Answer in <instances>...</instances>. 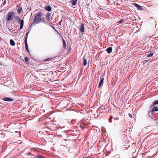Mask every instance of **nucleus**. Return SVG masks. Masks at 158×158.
<instances>
[{
    "instance_id": "nucleus-1",
    "label": "nucleus",
    "mask_w": 158,
    "mask_h": 158,
    "mask_svg": "<svg viewBox=\"0 0 158 158\" xmlns=\"http://www.w3.org/2000/svg\"><path fill=\"white\" fill-rule=\"evenodd\" d=\"M43 15V13L41 11L38 12L34 18V22L36 24L39 23L42 20L41 17Z\"/></svg>"
},
{
    "instance_id": "nucleus-2",
    "label": "nucleus",
    "mask_w": 158,
    "mask_h": 158,
    "mask_svg": "<svg viewBox=\"0 0 158 158\" xmlns=\"http://www.w3.org/2000/svg\"><path fill=\"white\" fill-rule=\"evenodd\" d=\"M15 13L14 11H10L7 13L6 16V20L7 21H12L15 15Z\"/></svg>"
},
{
    "instance_id": "nucleus-3",
    "label": "nucleus",
    "mask_w": 158,
    "mask_h": 158,
    "mask_svg": "<svg viewBox=\"0 0 158 158\" xmlns=\"http://www.w3.org/2000/svg\"><path fill=\"white\" fill-rule=\"evenodd\" d=\"M29 31H28L26 35V36L25 38L24 42H25V49L28 52H29V50L28 49V45H27V38L28 37V34H29Z\"/></svg>"
},
{
    "instance_id": "nucleus-4",
    "label": "nucleus",
    "mask_w": 158,
    "mask_h": 158,
    "mask_svg": "<svg viewBox=\"0 0 158 158\" xmlns=\"http://www.w3.org/2000/svg\"><path fill=\"white\" fill-rule=\"evenodd\" d=\"M78 28L79 29L80 32L82 33V35H83V33L85 31L84 24L82 23H81Z\"/></svg>"
},
{
    "instance_id": "nucleus-5",
    "label": "nucleus",
    "mask_w": 158,
    "mask_h": 158,
    "mask_svg": "<svg viewBox=\"0 0 158 158\" xmlns=\"http://www.w3.org/2000/svg\"><path fill=\"white\" fill-rule=\"evenodd\" d=\"M17 12L19 14H21L22 11V8L21 5H18L17 6Z\"/></svg>"
},
{
    "instance_id": "nucleus-6",
    "label": "nucleus",
    "mask_w": 158,
    "mask_h": 158,
    "mask_svg": "<svg viewBox=\"0 0 158 158\" xmlns=\"http://www.w3.org/2000/svg\"><path fill=\"white\" fill-rule=\"evenodd\" d=\"M3 100L7 102H11L13 101V99L11 98L6 97L3 99Z\"/></svg>"
},
{
    "instance_id": "nucleus-7",
    "label": "nucleus",
    "mask_w": 158,
    "mask_h": 158,
    "mask_svg": "<svg viewBox=\"0 0 158 158\" xmlns=\"http://www.w3.org/2000/svg\"><path fill=\"white\" fill-rule=\"evenodd\" d=\"M103 80H104V78H102L100 80V82H99V85H98L99 88H100L101 87L102 85L103 84Z\"/></svg>"
},
{
    "instance_id": "nucleus-8",
    "label": "nucleus",
    "mask_w": 158,
    "mask_h": 158,
    "mask_svg": "<svg viewBox=\"0 0 158 158\" xmlns=\"http://www.w3.org/2000/svg\"><path fill=\"white\" fill-rule=\"evenodd\" d=\"M135 6L139 10H142V9H143L142 7L141 6L138 5V4H136V3H135Z\"/></svg>"
},
{
    "instance_id": "nucleus-9",
    "label": "nucleus",
    "mask_w": 158,
    "mask_h": 158,
    "mask_svg": "<svg viewBox=\"0 0 158 158\" xmlns=\"http://www.w3.org/2000/svg\"><path fill=\"white\" fill-rule=\"evenodd\" d=\"M44 9L45 10H47L48 11H50L52 10V8L50 6L45 7Z\"/></svg>"
},
{
    "instance_id": "nucleus-10",
    "label": "nucleus",
    "mask_w": 158,
    "mask_h": 158,
    "mask_svg": "<svg viewBox=\"0 0 158 158\" xmlns=\"http://www.w3.org/2000/svg\"><path fill=\"white\" fill-rule=\"evenodd\" d=\"M83 63L82 64L84 66H85L87 64V61L86 58L85 57H84L83 58Z\"/></svg>"
},
{
    "instance_id": "nucleus-11",
    "label": "nucleus",
    "mask_w": 158,
    "mask_h": 158,
    "mask_svg": "<svg viewBox=\"0 0 158 158\" xmlns=\"http://www.w3.org/2000/svg\"><path fill=\"white\" fill-rule=\"evenodd\" d=\"M50 16H51V14L50 13H47L46 16L47 18L46 19L48 21H49L50 20Z\"/></svg>"
},
{
    "instance_id": "nucleus-12",
    "label": "nucleus",
    "mask_w": 158,
    "mask_h": 158,
    "mask_svg": "<svg viewBox=\"0 0 158 158\" xmlns=\"http://www.w3.org/2000/svg\"><path fill=\"white\" fill-rule=\"evenodd\" d=\"M125 21H126V20L125 19H121L120 21H119L117 23H118V25H119V24H121Z\"/></svg>"
},
{
    "instance_id": "nucleus-13",
    "label": "nucleus",
    "mask_w": 158,
    "mask_h": 158,
    "mask_svg": "<svg viewBox=\"0 0 158 158\" xmlns=\"http://www.w3.org/2000/svg\"><path fill=\"white\" fill-rule=\"evenodd\" d=\"M77 0H71L72 4L74 6L76 4L77 2Z\"/></svg>"
},
{
    "instance_id": "nucleus-14",
    "label": "nucleus",
    "mask_w": 158,
    "mask_h": 158,
    "mask_svg": "<svg viewBox=\"0 0 158 158\" xmlns=\"http://www.w3.org/2000/svg\"><path fill=\"white\" fill-rule=\"evenodd\" d=\"M10 45L13 46H14L15 45V42L12 39H11L10 40Z\"/></svg>"
},
{
    "instance_id": "nucleus-15",
    "label": "nucleus",
    "mask_w": 158,
    "mask_h": 158,
    "mask_svg": "<svg viewBox=\"0 0 158 158\" xmlns=\"http://www.w3.org/2000/svg\"><path fill=\"white\" fill-rule=\"evenodd\" d=\"M153 112L157 111H158V107L157 106L154 107L152 110Z\"/></svg>"
},
{
    "instance_id": "nucleus-16",
    "label": "nucleus",
    "mask_w": 158,
    "mask_h": 158,
    "mask_svg": "<svg viewBox=\"0 0 158 158\" xmlns=\"http://www.w3.org/2000/svg\"><path fill=\"white\" fill-rule=\"evenodd\" d=\"M53 58L52 57L47 58L44 60V61H51L52 60Z\"/></svg>"
},
{
    "instance_id": "nucleus-17",
    "label": "nucleus",
    "mask_w": 158,
    "mask_h": 158,
    "mask_svg": "<svg viewBox=\"0 0 158 158\" xmlns=\"http://www.w3.org/2000/svg\"><path fill=\"white\" fill-rule=\"evenodd\" d=\"M36 158H46L44 156L41 155H37L36 156Z\"/></svg>"
},
{
    "instance_id": "nucleus-18",
    "label": "nucleus",
    "mask_w": 158,
    "mask_h": 158,
    "mask_svg": "<svg viewBox=\"0 0 158 158\" xmlns=\"http://www.w3.org/2000/svg\"><path fill=\"white\" fill-rule=\"evenodd\" d=\"M153 112L152 110L151 111L149 110L148 111V115L149 117H151L152 115Z\"/></svg>"
},
{
    "instance_id": "nucleus-19",
    "label": "nucleus",
    "mask_w": 158,
    "mask_h": 158,
    "mask_svg": "<svg viewBox=\"0 0 158 158\" xmlns=\"http://www.w3.org/2000/svg\"><path fill=\"white\" fill-rule=\"evenodd\" d=\"M63 48L64 49H65L66 48V42L64 40H63Z\"/></svg>"
},
{
    "instance_id": "nucleus-20",
    "label": "nucleus",
    "mask_w": 158,
    "mask_h": 158,
    "mask_svg": "<svg viewBox=\"0 0 158 158\" xmlns=\"http://www.w3.org/2000/svg\"><path fill=\"white\" fill-rule=\"evenodd\" d=\"M20 25L23 26L24 24V21L23 19H22L21 21H20Z\"/></svg>"
},
{
    "instance_id": "nucleus-21",
    "label": "nucleus",
    "mask_w": 158,
    "mask_h": 158,
    "mask_svg": "<svg viewBox=\"0 0 158 158\" xmlns=\"http://www.w3.org/2000/svg\"><path fill=\"white\" fill-rule=\"evenodd\" d=\"M24 60L28 62L29 61V58L27 56L25 57Z\"/></svg>"
},
{
    "instance_id": "nucleus-22",
    "label": "nucleus",
    "mask_w": 158,
    "mask_h": 158,
    "mask_svg": "<svg viewBox=\"0 0 158 158\" xmlns=\"http://www.w3.org/2000/svg\"><path fill=\"white\" fill-rule=\"evenodd\" d=\"M153 53H150V54L148 55L147 57H149L152 56H153Z\"/></svg>"
},
{
    "instance_id": "nucleus-23",
    "label": "nucleus",
    "mask_w": 158,
    "mask_h": 158,
    "mask_svg": "<svg viewBox=\"0 0 158 158\" xmlns=\"http://www.w3.org/2000/svg\"><path fill=\"white\" fill-rule=\"evenodd\" d=\"M153 102L154 104H155V105L158 104V100L155 101Z\"/></svg>"
},
{
    "instance_id": "nucleus-24",
    "label": "nucleus",
    "mask_w": 158,
    "mask_h": 158,
    "mask_svg": "<svg viewBox=\"0 0 158 158\" xmlns=\"http://www.w3.org/2000/svg\"><path fill=\"white\" fill-rule=\"evenodd\" d=\"M15 18L17 19H18L20 21H21L22 20L18 16H16Z\"/></svg>"
},
{
    "instance_id": "nucleus-25",
    "label": "nucleus",
    "mask_w": 158,
    "mask_h": 158,
    "mask_svg": "<svg viewBox=\"0 0 158 158\" xmlns=\"http://www.w3.org/2000/svg\"><path fill=\"white\" fill-rule=\"evenodd\" d=\"M112 51V48L111 47H109V53Z\"/></svg>"
},
{
    "instance_id": "nucleus-26",
    "label": "nucleus",
    "mask_w": 158,
    "mask_h": 158,
    "mask_svg": "<svg viewBox=\"0 0 158 158\" xmlns=\"http://www.w3.org/2000/svg\"><path fill=\"white\" fill-rule=\"evenodd\" d=\"M155 105V104H154V102H153V103L150 106V107H153L154 105Z\"/></svg>"
},
{
    "instance_id": "nucleus-27",
    "label": "nucleus",
    "mask_w": 158,
    "mask_h": 158,
    "mask_svg": "<svg viewBox=\"0 0 158 158\" xmlns=\"http://www.w3.org/2000/svg\"><path fill=\"white\" fill-rule=\"evenodd\" d=\"M23 26H22V25H20V29H22L23 27Z\"/></svg>"
},
{
    "instance_id": "nucleus-28",
    "label": "nucleus",
    "mask_w": 158,
    "mask_h": 158,
    "mask_svg": "<svg viewBox=\"0 0 158 158\" xmlns=\"http://www.w3.org/2000/svg\"><path fill=\"white\" fill-rule=\"evenodd\" d=\"M106 51L107 52L109 53V48H108L106 49Z\"/></svg>"
},
{
    "instance_id": "nucleus-29",
    "label": "nucleus",
    "mask_w": 158,
    "mask_h": 158,
    "mask_svg": "<svg viewBox=\"0 0 158 158\" xmlns=\"http://www.w3.org/2000/svg\"><path fill=\"white\" fill-rule=\"evenodd\" d=\"M42 21V22L44 23H46V21L44 19H43Z\"/></svg>"
},
{
    "instance_id": "nucleus-30",
    "label": "nucleus",
    "mask_w": 158,
    "mask_h": 158,
    "mask_svg": "<svg viewBox=\"0 0 158 158\" xmlns=\"http://www.w3.org/2000/svg\"><path fill=\"white\" fill-rule=\"evenodd\" d=\"M112 118V116H110V118H109V122H110V118Z\"/></svg>"
},
{
    "instance_id": "nucleus-31",
    "label": "nucleus",
    "mask_w": 158,
    "mask_h": 158,
    "mask_svg": "<svg viewBox=\"0 0 158 158\" xmlns=\"http://www.w3.org/2000/svg\"><path fill=\"white\" fill-rule=\"evenodd\" d=\"M129 115H130V117H132V115H131V114H129Z\"/></svg>"
},
{
    "instance_id": "nucleus-32",
    "label": "nucleus",
    "mask_w": 158,
    "mask_h": 158,
    "mask_svg": "<svg viewBox=\"0 0 158 158\" xmlns=\"http://www.w3.org/2000/svg\"><path fill=\"white\" fill-rule=\"evenodd\" d=\"M113 4L114 5V4L113 3H112L111 4V5H113Z\"/></svg>"
},
{
    "instance_id": "nucleus-33",
    "label": "nucleus",
    "mask_w": 158,
    "mask_h": 158,
    "mask_svg": "<svg viewBox=\"0 0 158 158\" xmlns=\"http://www.w3.org/2000/svg\"><path fill=\"white\" fill-rule=\"evenodd\" d=\"M30 152L28 153V155H30Z\"/></svg>"
},
{
    "instance_id": "nucleus-34",
    "label": "nucleus",
    "mask_w": 158,
    "mask_h": 158,
    "mask_svg": "<svg viewBox=\"0 0 158 158\" xmlns=\"http://www.w3.org/2000/svg\"><path fill=\"white\" fill-rule=\"evenodd\" d=\"M6 82L5 83H4V84H6Z\"/></svg>"
},
{
    "instance_id": "nucleus-35",
    "label": "nucleus",
    "mask_w": 158,
    "mask_h": 158,
    "mask_svg": "<svg viewBox=\"0 0 158 158\" xmlns=\"http://www.w3.org/2000/svg\"><path fill=\"white\" fill-rule=\"evenodd\" d=\"M69 50H71V48L69 49Z\"/></svg>"
},
{
    "instance_id": "nucleus-36",
    "label": "nucleus",
    "mask_w": 158,
    "mask_h": 158,
    "mask_svg": "<svg viewBox=\"0 0 158 158\" xmlns=\"http://www.w3.org/2000/svg\"><path fill=\"white\" fill-rule=\"evenodd\" d=\"M69 50H71V48L69 49Z\"/></svg>"
},
{
    "instance_id": "nucleus-37",
    "label": "nucleus",
    "mask_w": 158,
    "mask_h": 158,
    "mask_svg": "<svg viewBox=\"0 0 158 158\" xmlns=\"http://www.w3.org/2000/svg\"><path fill=\"white\" fill-rule=\"evenodd\" d=\"M69 50H71V48L69 49Z\"/></svg>"
},
{
    "instance_id": "nucleus-38",
    "label": "nucleus",
    "mask_w": 158,
    "mask_h": 158,
    "mask_svg": "<svg viewBox=\"0 0 158 158\" xmlns=\"http://www.w3.org/2000/svg\"><path fill=\"white\" fill-rule=\"evenodd\" d=\"M131 15L133 16V15L132 14H131Z\"/></svg>"
},
{
    "instance_id": "nucleus-39",
    "label": "nucleus",
    "mask_w": 158,
    "mask_h": 158,
    "mask_svg": "<svg viewBox=\"0 0 158 158\" xmlns=\"http://www.w3.org/2000/svg\"><path fill=\"white\" fill-rule=\"evenodd\" d=\"M107 0L108 1V0Z\"/></svg>"
}]
</instances>
